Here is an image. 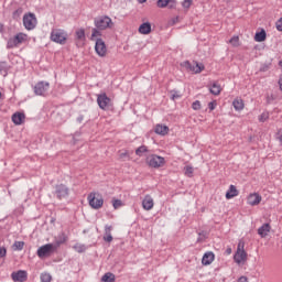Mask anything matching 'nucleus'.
I'll list each match as a JSON object with an SVG mask.
<instances>
[{"label": "nucleus", "mask_w": 282, "mask_h": 282, "mask_svg": "<svg viewBox=\"0 0 282 282\" xmlns=\"http://www.w3.org/2000/svg\"><path fill=\"white\" fill-rule=\"evenodd\" d=\"M62 243H65V237L61 238L59 240H55V242L53 243H46L41 246L37 249L36 254L40 259H45V257H52V254H54V252L58 250Z\"/></svg>", "instance_id": "nucleus-1"}, {"label": "nucleus", "mask_w": 282, "mask_h": 282, "mask_svg": "<svg viewBox=\"0 0 282 282\" xmlns=\"http://www.w3.org/2000/svg\"><path fill=\"white\" fill-rule=\"evenodd\" d=\"M28 41V34L25 33H18L15 36L9 39L7 43L8 50H13V47H18L21 43H25Z\"/></svg>", "instance_id": "nucleus-2"}, {"label": "nucleus", "mask_w": 282, "mask_h": 282, "mask_svg": "<svg viewBox=\"0 0 282 282\" xmlns=\"http://www.w3.org/2000/svg\"><path fill=\"white\" fill-rule=\"evenodd\" d=\"M51 41L54 43H59V45H65V42L67 41V34H65L61 29H54L51 32Z\"/></svg>", "instance_id": "nucleus-3"}, {"label": "nucleus", "mask_w": 282, "mask_h": 282, "mask_svg": "<svg viewBox=\"0 0 282 282\" xmlns=\"http://www.w3.org/2000/svg\"><path fill=\"white\" fill-rule=\"evenodd\" d=\"M97 104H98V107L104 111H107L110 107H113V104L111 102V98H109L105 93L97 96Z\"/></svg>", "instance_id": "nucleus-4"}, {"label": "nucleus", "mask_w": 282, "mask_h": 282, "mask_svg": "<svg viewBox=\"0 0 282 282\" xmlns=\"http://www.w3.org/2000/svg\"><path fill=\"white\" fill-rule=\"evenodd\" d=\"M95 25L97 30H107V28L113 25V22L111 21V18L104 15L95 19Z\"/></svg>", "instance_id": "nucleus-5"}, {"label": "nucleus", "mask_w": 282, "mask_h": 282, "mask_svg": "<svg viewBox=\"0 0 282 282\" xmlns=\"http://www.w3.org/2000/svg\"><path fill=\"white\" fill-rule=\"evenodd\" d=\"M147 162L152 169H160L166 163V160L163 156L153 154L147 159Z\"/></svg>", "instance_id": "nucleus-6"}, {"label": "nucleus", "mask_w": 282, "mask_h": 282, "mask_svg": "<svg viewBox=\"0 0 282 282\" xmlns=\"http://www.w3.org/2000/svg\"><path fill=\"white\" fill-rule=\"evenodd\" d=\"M23 25L25 30H34L36 28V15L34 13L24 14Z\"/></svg>", "instance_id": "nucleus-7"}, {"label": "nucleus", "mask_w": 282, "mask_h": 282, "mask_svg": "<svg viewBox=\"0 0 282 282\" xmlns=\"http://www.w3.org/2000/svg\"><path fill=\"white\" fill-rule=\"evenodd\" d=\"M246 259H248V253H246V250H243V243L239 242L237 252L234 256V261L239 264L243 263Z\"/></svg>", "instance_id": "nucleus-8"}, {"label": "nucleus", "mask_w": 282, "mask_h": 282, "mask_svg": "<svg viewBox=\"0 0 282 282\" xmlns=\"http://www.w3.org/2000/svg\"><path fill=\"white\" fill-rule=\"evenodd\" d=\"M88 204L91 206V208H95V210H98V208H102V204H105V200L102 197L97 198L96 193H90L88 195Z\"/></svg>", "instance_id": "nucleus-9"}, {"label": "nucleus", "mask_w": 282, "mask_h": 282, "mask_svg": "<svg viewBox=\"0 0 282 282\" xmlns=\"http://www.w3.org/2000/svg\"><path fill=\"white\" fill-rule=\"evenodd\" d=\"M50 91V83L47 82H39L34 86L35 96H45Z\"/></svg>", "instance_id": "nucleus-10"}, {"label": "nucleus", "mask_w": 282, "mask_h": 282, "mask_svg": "<svg viewBox=\"0 0 282 282\" xmlns=\"http://www.w3.org/2000/svg\"><path fill=\"white\" fill-rule=\"evenodd\" d=\"M95 52L98 54V56L105 57L107 56V45L105 44V41L102 39L95 40Z\"/></svg>", "instance_id": "nucleus-11"}, {"label": "nucleus", "mask_w": 282, "mask_h": 282, "mask_svg": "<svg viewBox=\"0 0 282 282\" xmlns=\"http://www.w3.org/2000/svg\"><path fill=\"white\" fill-rule=\"evenodd\" d=\"M185 67L186 69H189V72H194V74H202L205 69L204 64L198 62H185Z\"/></svg>", "instance_id": "nucleus-12"}, {"label": "nucleus", "mask_w": 282, "mask_h": 282, "mask_svg": "<svg viewBox=\"0 0 282 282\" xmlns=\"http://www.w3.org/2000/svg\"><path fill=\"white\" fill-rule=\"evenodd\" d=\"M11 279L14 282H25L28 281V271L19 270L11 273Z\"/></svg>", "instance_id": "nucleus-13"}, {"label": "nucleus", "mask_w": 282, "mask_h": 282, "mask_svg": "<svg viewBox=\"0 0 282 282\" xmlns=\"http://www.w3.org/2000/svg\"><path fill=\"white\" fill-rule=\"evenodd\" d=\"M75 43L77 47L85 45V29H77L75 32Z\"/></svg>", "instance_id": "nucleus-14"}, {"label": "nucleus", "mask_w": 282, "mask_h": 282, "mask_svg": "<svg viewBox=\"0 0 282 282\" xmlns=\"http://www.w3.org/2000/svg\"><path fill=\"white\" fill-rule=\"evenodd\" d=\"M247 204H249V206H259V204H261V195L257 193L250 194L247 198Z\"/></svg>", "instance_id": "nucleus-15"}, {"label": "nucleus", "mask_w": 282, "mask_h": 282, "mask_svg": "<svg viewBox=\"0 0 282 282\" xmlns=\"http://www.w3.org/2000/svg\"><path fill=\"white\" fill-rule=\"evenodd\" d=\"M13 124L20 126L25 122V113L23 112H14L11 117Z\"/></svg>", "instance_id": "nucleus-16"}, {"label": "nucleus", "mask_w": 282, "mask_h": 282, "mask_svg": "<svg viewBox=\"0 0 282 282\" xmlns=\"http://www.w3.org/2000/svg\"><path fill=\"white\" fill-rule=\"evenodd\" d=\"M55 195H57L58 199H63V197H67V195H69V189H67L65 185H57Z\"/></svg>", "instance_id": "nucleus-17"}, {"label": "nucleus", "mask_w": 282, "mask_h": 282, "mask_svg": "<svg viewBox=\"0 0 282 282\" xmlns=\"http://www.w3.org/2000/svg\"><path fill=\"white\" fill-rule=\"evenodd\" d=\"M158 8H166V6L173 10L175 6H177V1L175 0H158L156 2Z\"/></svg>", "instance_id": "nucleus-18"}, {"label": "nucleus", "mask_w": 282, "mask_h": 282, "mask_svg": "<svg viewBox=\"0 0 282 282\" xmlns=\"http://www.w3.org/2000/svg\"><path fill=\"white\" fill-rule=\"evenodd\" d=\"M142 206L144 210H152L154 206L153 197H151V195H147L142 200Z\"/></svg>", "instance_id": "nucleus-19"}, {"label": "nucleus", "mask_w": 282, "mask_h": 282, "mask_svg": "<svg viewBox=\"0 0 282 282\" xmlns=\"http://www.w3.org/2000/svg\"><path fill=\"white\" fill-rule=\"evenodd\" d=\"M215 261V253L213 251H208L203 256L202 263L203 265H210Z\"/></svg>", "instance_id": "nucleus-20"}, {"label": "nucleus", "mask_w": 282, "mask_h": 282, "mask_svg": "<svg viewBox=\"0 0 282 282\" xmlns=\"http://www.w3.org/2000/svg\"><path fill=\"white\" fill-rule=\"evenodd\" d=\"M111 230H113L112 226H109V225L105 226L104 241H107L108 243H111L113 241V236H111Z\"/></svg>", "instance_id": "nucleus-21"}, {"label": "nucleus", "mask_w": 282, "mask_h": 282, "mask_svg": "<svg viewBox=\"0 0 282 282\" xmlns=\"http://www.w3.org/2000/svg\"><path fill=\"white\" fill-rule=\"evenodd\" d=\"M237 195H239V191L235 185H230L226 193V199H232V197H237Z\"/></svg>", "instance_id": "nucleus-22"}, {"label": "nucleus", "mask_w": 282, "mask_h": 282, "mask_svg": "<svg viewBox=\"0 0 282 282\" xmlns=\"http://www.w3.org/2000/svg\"><path fill=\"white\" fill-rule=\"evenodd\" d=\"M272 227H270V224H263L259 229H258V235L260 237L264 238L268 237V232H270Z\"/></svg>", "instance_id": "nucleus-23"}, {"label": "nucleus", "mask_w": 282, "mask_h": 282, "mask_svg": "<svg viewBox=\"0 0 282 282\" xmlns=\"http://www.w3.org/2000/svg\"><path fill=\"white\" fill-rule=\"evenodd\" d=\"M154 132L158 133V135H166V133H169V127L164 124H156Z\"/></svg>", "instance_id": "nucleus-24"}, {"label": "nucleus", "mask_w": 282, "mask_h": 282, "mask_svg": "<svg viewBox=\"0 0 282 282\" xmlns=\"http://www.w3.org/2000/svg\"><path fill=\"white\" fill-rule=\"evenodd\" d=\"M268 34L265 33V30H261L260 32H257L254 35V41L257 43H263V41H265Z\"/></svg>", "instance_id": "nucleus-25"}, {"label": "nucleus", "mask_w": 282, "mask_h": 282, "mask_svg": "<svg viewBox=\"0 0 282 282\" xmlns=\"http://www.w3.org/2000/svg\"><path fill=\"white\" fill-rule=\"evenodd\" d=\"M140 34H151V24L149 22L142 23L139 26Z\"/></svg>", "instance_id": "nucleus-26"}, {"label": "nucleus", "mask_w": 282, "mask_h": 282, "mask_svg": "<svg viewBox=\"0 0 282 282\" xmlns=\"http://www.w3.org/2000/svg\"><path fill=\"white\" fill-rule=\"evenodd\" d=\"M209 91L213 94V96H219L221 94V86H219L217 83H214L209 88Z\"/></svg>", "instance_id": "nucleus-27"}, {"label": "nucleus", "mask_w": 282, "mask_h": 282, "mask_svg": "<svg viewBox=\"0 0 282 282\" xmlns=\"http://www.w3.org/2000/svg\"><path fill=\"white\" fill-rule=\"evenodd\" d=\"M232 105H234V109L236 111H242V109H243V99L237 98L232 101Z\"/></svg>", "instance_id": "nucleus-28"}, {"label": "nucleus", "mask_w": 282, "mask_h": 282, "mask_svg": "<svg viewBox=\"0 0 282 282\" xmlns=\"http://www.w3.org/2000/svg\"><path fill=\"white\" fill-rule=\"evenodd\" d=\"M9 69L10 66L8 65V62H0V74H2V76H8Z\"/></svg>", "instance_id": "nucleus-29"}, {"label": "nucleus", "mask_w": 282, "mask_h": 282, "mask_svg": "<svg viewBox=\"0 0 282 282\" xmlns=\"http://www.w3.org/2000/svg\"><path fill=\"white\" fill-rule=\"evenodd\" d=\"M101 282H116V275L111 272H108L105 275H102Z\"/></svg>", "instance_id": "nucleus-30"}, {"label": "nucleus", "mask_w": 282, "mask_h": 282, "mask_svg": "<svg viewBox=\"0 0 282 282\" xmlns=\"http://www.w3.org/2000/svg\"><path fill=\"white\" fill-rule=\"evenodd\" d=\"M149 149L147 148V145H141L135 150V155H139V158H142V155H144V153H148Z\"/></svg>", "instance_id": "nucleus-31"}, {"label": "nucleus", "mask_w": 282, "mask_h": 282, "mask_svg": "<svg viewBox=\"0 0 282 282\" xmlns=\"http://www.w3.org/2000/svg\"><path fill=\"white\" fill-rule=\"evenodd\" d=\"M24 246H25V242H24V241H15V242L13 243V246H12V249H13V250L21 251V250H23Z\"/></svg>", "instance_id": "nucleus-32"}, {"label": "nucleus", "mask_w": 282, "mask_h": 282, "mask_svg": "<svg viewBox=\"0 0 282 282\" xmlns=\"http://www.w3.org/2000/svg\"><path fill=\"white\" fill-rule=\"evenodd\" d=\"M40 279L42 282H52V275L50 273H42Z\"/></svg>", "instance_id": "nucleus-33"}, {"label": "nucleus", "mask_w": 282, "mask_h": 282, "mask_svg": "<svg viewBox=\"0 0 282 282\" xmlns=\"http://www.w3.org/2000/svg\"><path fill=\"white\" fill-rule=\"evenodd\" d=\"M229 43L234 46V47H239V36L235 35L229 40Z\"/></svg>", "instance_id": "nucleus-34"}, {"label": "nucleus", "mask_w": 282, "mask_h": 282, "mask_svg": "<svg viewBox=\"0 0 282 282\" xmlns=\"http://www.w3.org/2000/svg\"><path fill=\"white\" fill-rule=\"evenodd\" d=\"M184 171H185L186 177H193V172H194L193 166L187 165L184 167Z\"/></svg>", "instance_id": "nucleus-35"}, {"label": "nucleus", "mask_w": 282, "mask_h": 282, "mask_svg": "<svg viewBox=\"0 0 282 282\" xmlns=\"http://www.w3.org/2000/svg\"><path fill=\"white\" fill-rule=\"evenodd\" d=\"M177 98H182V95L177 90H171V99L177 100Z\"/></svg>", "instance_id": "nucleus-36"}, {"label": "nucleus", "mask_w": 282, "mask_h": 282, "mask_svg": "<svg viewBox=\"0 0 282 282\" xmlns=\"http://www.w3.org/2000/svg\"><path fill=\"white\" fill-rule=\"evenodd\" d=\"M97 36H101V33H100V31L98 30V29H93V33H91V41H96L97 39Z\"/></svg>", "instance_id": "nucleus-37"}, {"label": "nucleus", "mask_w": 282, "mask_h": 282, "mask_svg": "<svg viewBox=\"0 0 282 282\" xmlns=\"http://www.w3.org/2000/svg\"><path fill=\"white\" fill-rule=\"evenodd\" d=\"M192 108L194 109V111H199V109H202V102H199V100H196L192 104Z\"/></svg>", "instance_id": "nucleus-38"}, {"label": "nucleus", "mask_w": 282, "mask_h": 282, "mask_svg": "<svg viewBox=\"0 0 282 282\" xmlns=\"http://www.w3.org/2000/svg\"><path fill=\"white\" fill-rule=\"evenodd\" d=\"M21 14H23V9L19 8L13 12V19H20Z\"/></svg>", "instance_id": "nucleus-39"}, {"label": "nucleus", "mask_w": 282, "mask_h": 282, "mask_svg": "<svg viewBox=\"0 0 282 282\" xmlns=\"http://www.w3.org/2000/svg\"><path fill=\"white\" fill-rule=\"evenodd\" d=\"M74 250H76V252H85L86 248L85 245H75Z\"/></svg>", "instance_id": "nucleus-40"}, {"label": "nucleus", "mask_w": 282, "mask_h": 282, "mask_svg": "<svg viewBox=\"0 0 282 282\" xmlns=\"http://www.w3.org/2000/svg\"><path fill=\"white\" fill-rule=\"evenodd\" d=\"M270 118V115L268 112H262L261 116L259 117L260 122H265Z\"/></svg>", "instance_id": "nucleus-41"}, {"label": "nucleus", "mask_w": 282, "mask_h": 282, "mask_svg": "<svg viewBox=\"0 0 282 282\" xmlns=\"http://www.w3.org/2000/svg\"><path fill=\"white\" fill-rule=\"evenodd\" d=\"M275 28L278 32H282V17L275 22Z\"/></svg>", "instance_id": "nucleus-42"}, {"label": "nucleus", "mask_w": 282, "mask_h": 282, "mask_svg": "<svg viewBox=\"0 0 282 282\" xmlns=\"http://www.w3.org/2000/svg\"><path fill=\"white\" fill-rule=\"evenodd\" d=\"M112 206H113V208H116V209L120 208V206H122V200H120V199H115V200L112 202Z\"/></svg>", "instance_id": "nucleus-43"}, {"label": "nucleus", "mask_w": 282, "mask_h": 282, "mask_svg": "<svg viewBox=\"0 0 282 282\" xmlns=\"http://www.w3.org/2000/svg\"><path fill=\"white\" fill-rule=\"evenodd\" d=\"M192 4H193V0H184L182 3L183 8L185 9L191 8Z\"/></svg>", "instance_id": "nucleus-44"}, {"label": "nucleus", "mask_w": 282, "mask_h": 282, "mask_svg": "<svg viewBox=\"0 0 282 282\" xmlns=\"http://www.w3.org/2000/svg\"><path fill=\"white\" fill-rule=\"evenodd\" d=\"M8 254V249L6 247H0V259H3Z\"/></svg>", "instance_id": "nucleus-45"}, {"label": "nucleus", "mask_w": 282, "mask_h": 282, "mask_svg": "<svg viewBox=\"0 0 282 282\" xmlns=\"http://www.w3.org/2000/svg\"><path fill=\"white\" fill-rule=\"evenodd\" d=\"M204 239H206V234L199 232V234H198L197 242L200 243V241H204Z\"/></svg>", "instance_id": "nucleus-46"}, {"label": "nucleus", "mask_w": 282, "mask_h": 282, "mask_svg": "<svg viewBox=\"0 0 282 282\" xmlns=\"http://www.w3.org/2000/svg\"><path fill=\"white\" fill-rule=\"evenodd\" d=\"M215 107H216L215 102L210 101L208 104V108H209L210 111H215Z\"/></svg>", "instance_id": "nucleus-47"}, {"label": "nucleus", "mask_w": 282, "mask_h": 282, "mask_svg": "<svg viewBox=\"0 0 282 282\" xmlns=\"http://www.w3.org/2000/svg\"><path fill=\"white\" fill-rule=\"evenodd\" d=\"M238 282H248V278L242 275L238 279Z\"/></svg>", "instance_id": "nucleus-48"}, {"label": "nucleus", "mask_w": 282, "mask_h": 282, "mask_svg": "<svg viewBox=\"0 0 282 282\" xmlns=\"http://www.w3.org/2000/svg\"><path fill=\"white\" fill-rule=\"evenodd\" d=\"M83 120H85V117H84L83 115H80V116L77 118V122H79V124H80V122H83Z\"/></svg>", "instance_id": "nucleus-49"}, {"label": "nucleus", "mask_w": 282, "mask_h": 282, "mask_svg": "<svg viewBox=\"0 0 282 282\" xmlns=\"http://www.w3.org/2000/svg\"><path fill=\"white\" fill-rule=\"evenodd\" d=\"M279 86H280V89H281V91H282V77H280V79H279Z\"/></svg>", "instance_id": "nucleus-50"}, {"label": "nucleus", "mask_w": 282, "mask_h": 282, "mask_svg": "<svg viewBox=\"0 0 282 282\" xmlns=\"http://www.w3.org/2000/svg\"><path fill=\"white\" fill-rule=\"evenodd\" d=\"M139 3H147V0H138Z\"/></svg>", "instance_id": "nucleus-51"}, {"label": "nucleus", "mask_w": 282, "mask_h": 282, "mask_svg": "<svg viewBox=\"0 0 282 282\" xmlns=\"http://www.w3.org/2000/svg\"><path fill=\"white\" fill-rule=\"evenodd\" d=\"M124 156H127V153H121L120 154V158H124Z\"/></svg>", "instance_id": "nucleus-52"}, {"label": "nucleus", "mask_w": 282, "mask_h": 282, "mask_svg": "<svg viewBox=\"0 0 282 282\" xmlns=\"http://www.w3.org/2000/svg\"><path fill=\"white\" fill-rule=\"evenodd\" d=\"M227 252H228V254H230V252H232V250L231 249H227Z\"/></svg>", "instance_id": "nucleus-53"}, {"label": "nucleus", "mask_w": 282, "mask_h": 282, "mask_svg": "<svg viewBox=\"0 0 282 282\" xmlns=\"http://www.w3.org/2000/svg\"><path fill=\"white\" fill-rule=\"evenodd\" d=\"M280 65L282 66V59L280 61Z\"/></svg>", "instance_id": "nucleus-54"}]
</instances>
